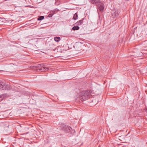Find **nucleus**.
<instances>
[{"label": "nucleus", "instance_id": "9b49d317", "mask_svg": "<svg viewBox=\"0 0 147 147\" xmlns=\"http://www.w3.org/2000/svg\"><path fill=\"white\" fill-rule=\"evenodd\" d=\"M55 13V11H51V13L49 14L48 17L50 18L51 17L53 16L54 14Z\"/></svg>", "mask_w": 147, "mask_h": 147}, {"label": "nucleus", "instance_id": "9d476101", "mask_svg": "<svg viewBox=\"0 0 147 147\" xmlns=\"http://www.w3.org/2000/svg\"><path fill=\"white\" fill-rule=\"evenodd\" d=\"M55 40L57 42H59L60 40V38L59 37H55L54 38Z\"/></svg>", "mask_w": 147, "mask_h": 147}, {"label": "nucleus", "instance_id": "f3484780", "mask_svg": "<svg viewBox=\"0 0 147 147\" xmlns=\"http://www.w3.org/2000/svg\"><path fill=\"white\" fill-rule=\"evenodd\" d=\"M51 49L52 50H54V51H55V49Z\"/></svg>", "mask_w": 147, "mask_h": 147}, {"label": "nucleus", "instance_id": "39448f33", "mask_svg": "<svg viewBox=\"0 0 147 147\" xmlns=\"http://www.w3.org/2000/svg\"><path fill=\"white\" fill-rule=\"evenodd\" d=\"M0 89L9 90L11 89V88L9 85L5 84L4 82L0 81Z\"/></svg>", "mask_w": 147, "mask_h": 147}, {"label": "nucleus", "instance_id": "6e6552de", "mask_svg": "<svg viewBox=\"0 0 147 147\" xmlns=\"http://www.w3.org/2000/svg\"><path fill=\"white\" fill-rule=\"evenodd\" d=\"M7 96L6 94H3L0 95V102L3 100L4 98Z\"/></svg>", "mask_w": 147, "mask_h": 147}, {"label": "nucleus", "instance_id": "2eb2a0df", "mask_svg": "<svg viewBox=\"0 0 147 147\" xmlns=\"http://www.w3.org/2000/svg\"><path fill=\"white\" fill-rule=\"evenodd\" d=\"M59 11V9L57 8L55 9L54 11H55V13H56V12L58 11Z\"/></svg>", "mask_w": 147, "mask_h": 147}, {"label": "nucleus", "instance_id": "4468645a", "mask_svg": "<svg viewBox=\"0 0 147 147\" xmlns=\"http://www.w3.org/2000/svg\"><path fill=\"white\" fill-rule=\"evenodd\" d=\"M59 1H57L55 2V4L56 5H58L59 4Z\"/></svg>", "mask_w": 147, "mask_h": 147}, {"label": "nucleus", "instance_id": "1a4fd4ad", "mask_svg": "<svg viewBox=\"0 0 147 147\" xmlns=\"http://www.w3.org/2000/svg\"><path fill=\"white\" fill-rule=\"evenodd\" d=\"M80 29V27L78 26H74L72 28V30H78Z\"/></svg>", "mask_w": 147, "mask_h": 147}, {"label": "nucleus", "instance_id": "f257e3e1", "mask_svg": "<svg viewBox=\"0 0 147 147\" xmlns=\"http://www.w3.org/2000/svg\"><path fill=\"white\" fill-rule=\"evenodd\" d=\"M92 92V91L91 90L82 91L80 93L78 96V98L79 100L82 101L86 100L90 98L91 94Z\"/></svg>", "mask_w": 147, "mask_h": 147}, {"label": "nucleus", "instance_id": "f8f14e48", "mask_svg": "<svg viewBox=\"0 0 147 147\" xmlns=\"http://www.w3.org/2000/svg\"><path fill=\"white\" fill-rule=\"evenodd\" d=\"M78 18V15L77 13H76L74 14V17L73 18V19L74 20H76Z\"/></svg>", "mask_w": 147, "mask_h": 147}, {"label": "nucleus", "instance_id": "f03ea898", "mask_svg": "<svg viewBox=\"0 0 147 147\" xmlns=\"http://www.w3.org/2000/svg\"><path fill=\"white\" fill-rule=\"evenodd\" d=\"M91 3L92 4L97 5L99 10L100 11H103L104 9V4L99 0H89Z\"/></svg>", "mask_w": 147, "mask_h": 147}, {"label": "nucleus", "instance_id": "423d86ee", "mask_svg": "<svg viewBox=\"0 0 147 147\" xmlns=\"http://www.w3.org/2000/svg\"><path fill=\"white\" fill-rule=\"evenodd\" d=\"M119 14V12L118 10H115L112 12V17L114 18L117 16Z\"/></svg>", "mask_w": 147, "mask_h": 147}, {"label": "nucleus", "instance_id": "ddd939ff", "mask_svg": "<svg viewBox=\"0 0 147 147\" xmlns=\"http://www.w3.org/2000/svg\"><path fill=\"white\" fill-rule=\"evenodd\" d=\"M44 18V17L43 16H39L38 18H37V20H41L43 19Z\"/></svg>", "mask_w": 147, "mask_h": 147}, {"label": "nucleus", "instance_id": "dca6fc26", "mask_svg": "<svg viewBox=\"0 0 147 147\" xmlns=\"http://www.w3.org/2000/svg\"><path fill=\"white\" fill-rule=\"evenodd\" d=\"M142 55H143L142 53H140V55L142 56Z\"/></svg>", "mask_w": 147, "mask_h": 147}, {"label": "nucleus", "instance_id": "0eeeda50", "mask_svg": "<svg viewBox=\"0 0 147 147\" xmlns=\"http://www.w3.org/2000/svg\"><path fill=\"white\" fill-rule=\"evenodd\" d=\"M84 18H83L82 19L78 21L75 24L77 26H80L83 23V20H84Z\"/></svg>", "mask_w": 147, "mask_h": 147}, {"label": "nucleus", "instance_id": "7ed1b4c3", "mask_svg": "<svg viewBox=\"0 0 147 147\" xmlns=\"http://www.w3.org/2000/svg\"><path fill=\"white\" fill-rule=\"evenodd\" d=\"M59 128L60 130L63 132H64L65 133H69L71 132V133H73V130L71 128L67 125H65L64 126H60Z\"/></svg>", "mask_w": 147, "mask_h": 147}, {"label": "nucleus", "instance_id": "20e7f679", "mask_svg": "<svg viewBox=\"0 0 147 147\" xmlns=\"http://www.w3.org/2000/svg\"><path fill=\"white\" fill-rule=\"evenodd\" d=\"M46 65L44 63L38 64L36 66L38 69H36L37 71H45L48 70V67H45Z\"/></svg>", "mask_w": 147, "mask_h": 147}]
</instances>
